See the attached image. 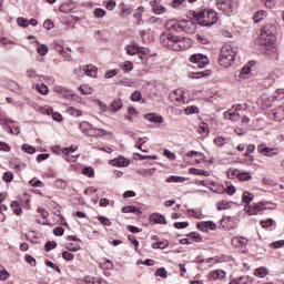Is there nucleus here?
<instances>
[{
    "label": "nucleus",
    "mask_w": 284,
    "mask_h": 284,
    "mask_svg": "<svg viewBox=\"0 0 284 284\" xmlns=\"http://www.w3.org/2000/svg\"><path fill=\"white\" fill-rule=\"evenodd\" d=\"M98 221L104 225L105 227H110V225H112V222H110V219L105 217V216H99Z\"/></svg>",
    "instance_id": "obj_55"
},
{
    "label": "nucleus",
    "mask_w": 284,
    "mask_h": 284,
    "mask_svg": "<svg viewBox=\"0 0 284 284\" xmlns=\"http://www.w3.org/2000/svg\"><path fill=\"white\" fill-rule=\"evenodd\" d=\"M78 146L77 145H71L69 148H63L61 150L62 154H72L73 152H77Z\"/></svg>",
    "instance_id": "obj_50"
},
{
    "label": "nucleus",
    "mask_w": 284,
    "mask_h": 284,
    "mask_svg": "<svg viewBox=\"0 0 284 284\" xmlns=\"http://www.w3.org/2000/svg\"><path fill=\"white\" fill-rule=\"evenodd\" d=\"M68 114H71V116H82L83 115V111L74 108V106H69L67 109Z\"/></svg>",
    "instance_id": "obj_32"
},
{
    "label": "nucleus",
    "mask_w": 284,
    "mask_h": 284,
    "mask_svg": "<svg viewBox=\"0 0 284 284\" xmlns=\"http://www.w3.org/2000/svg\"><path fill=\"white\" fill-rule=\"evenodd\" d=\"M275 101H283L284 99V88L277 89L273 95Z\"/></svg>",
    "instance_id": "obj_44"
},
{
    "label": "nucleus",
    "mask_w": 284,
    "mask_h": 284,
    "mask_svg": "<svg viewBox=\"0 0 284 284\" xmlns=\"http://www.w3.org/2000/svg\"><path fill=\"white\" fill-rule=\"evenodd\" d=\"M150 221H152L153 223L159 224V225H168V220H165V216L161 213L151 214Z\"/></svg>",
    "instance_id": "obj_14"
},
{
    "label": "nucleus",
    "mask_w": 284,
    "mask_h": 284,
    "mask_svg": "<svg viewBox=\"0 0 284 284\" xmlns=\"http://www.w3.org/2000/svg\"><path fill=\"white\" fill-rule=\"evenodd\" d=\"M210 281H221L223 278H225V271H221V270H215L212 271L209 275Z\"/></svg>",
    "instance_id": "obj_18"
},
{
    "label": "nucleus",
    "mask_w": 284,
    "mask_h": 284,
    "mask_svg": "<svg viewBox=\"0 0 284 284\" xmlns=\"http://www.w3.org/2000/svg\"><path fill=\"white\" fill-rule=\"evenodd\" d=\"M53 48L57 52H60V54H65V49H63V45L59 41L53 42Z\"/></svg>",
    "instance_id": "obj_52"
},
{
    "label": "nucleus",
    "mask_w": 284,
    "mask_h": 284,
    "mask_svg": "<svg viewBox=\"0 0 284 284\" xmlns=\"http://www.w3.org/2000/svg\"><path fill=\"white\" fill-rule=\"evenodd\" d=\"M8 89L16 94H21V85H19V83H17L16 81L10 80L8 82Z\"/></svg>",
    "instance_id": "obj_23"
},
{
    "label": "nucleus",
    "mask_w": 284,
    "mask_h": 284,
    "mask_svg": "<svg viewBox=\"0 0 284 284\" xmlns=\"http://www.w3.org/2000/svg\"><path fill=\"white\" fill-rule=\"evenodd\" d=\"M67 250H69V252H79V250H81V245L74 244V243H69L67 245Z\"/></svg>",
    "instance_id": "obj_59"
},
{
    "label": "nucleus",
    "mask_w": 284,
    "mask_h": 284,
    "mask_svg": "<svg viewBox=\"0 0 284 284\" xmlns=\"http://www.w3.org/2000/svg\"><path fill=\"white\" fill-rule=\"evenodd\" d=\"M257 152L258 154H263V156H276V154H278V149L260 144L257 145Z\"/></svg>",
    "instance_id": "obj_10"
},
{
    "label": "nucleus",
    "mask_w": 284,
    "mask_h": 284,
    "mask_svg": "<svg viewBox=\"0 0 284 284\" xmlns=\"http://www.w3.org/2000/svg\"><path fill=\"white\" fill-rule=\"evenodd\" d=\"M199 132L201 134H205L207 136V134H210V126L207 125V123L201 122V124L199 126Z\"/></svg>",
    "instance_id": "obj_38"
},
{
    "label": "nucleus",
    "mask_w": 284,
    "mask_h": 284,
    "mask_svg": "<svg viewBox=\"0 0 284 284\" xmlns=\"http://www.w3.org/2000/svg\"><path fill=\"white\" fill-rule=\"evenodd\" d=\"M110 164L115 165L116 168H128V165H130V160H128L125 156H119L111 160Z\"/></svg>",
    "instance_id": "obj_13"
},
{
    "label": "nucleus",
    "mask_w": 284,
    "mask_h": 284,
    "mask_svg": "<svg viewBox=\"0 0 284 284\" xmlns=\"http://www.w3.org/2000/svg\"><path fill=\"white\" fill-rule=\"evenodd\" d=\"M75 6L73 2H65L62 6H60V12H63L64 14H70L72 10H74Z\"/></svg>",
    "instance_id": "obj_22"
},
{
    "label": "nucleus",
    "mask_w": 284,
    "mask_h": 284,
    "mask_svg": "<svg viewBox=\"0 0 284 284\" xmlns=\"http://www.w3.org/2000/svg\"><path fill=\"white\" fill-rule=\"evenodd\" d=\"M173 225L176 230H185V227H190L189 222H175Z\"/></svg>",
    "instance_id": "obj_56"
},
{
    "label": "nucleus",
    "mask_w": 284,
    "mask_h": 284,
    "mask_svg": "<svg viewBox=\"0 0 284 284\" xmlns=\"http://www.w3.org/2000/svg\"><path fill=\"white\" fill-rule=\"evenodd\" d=\"M11 210H13L17 216H21V214H23V209H21V204H19L17 201L11 203Z\"/></svg>",
    "instance_id": "obj_28"
},
{
    "label": "nucleus",
    "mask_w": 284,
    "mask_h": 284,
    "mask_svg": "<svg viewBox=\"0 0 284 284\" xmlns=\"http://www.w3.org/2000/svg\"><path fill=\"white\" fill-rule=\"evenodd\" d=\"M236 61V52L232 45H223L221 49L219 63L222 68H230Z\"/></svg>",
    "instance_id": "obj_3"
},
{
    "label": "nucleus",
    "mask_w": 284,
    "mask_h": 284,
    "mask_svg": "<svg viewBox=\"0 0 284 284\" xmlns=\"http://www.w3.org/2000/svg\"><path fill=\"white\" fill-rule=\"evenodd\" d=\"M93 14H94V18H95V19H103V17H105V14H106V11H105L104 9L97 8V9L93 11Z\"/></svg>",
    "instance_id": "obj_41"
},
{
    "label": "nucleus",
    "mask_w": 284,
    "mask_h": 284,
    "mask_svg": "<svg viewBox=\"0 0 284 284\" xmlns=\"http://www.w3.org/2000/svg\"><path fill=\"white\" fill-rule=\"evenodd\" d=\"M190 26H194V21L181 20L180 22L173 23L169 28V32H187V28H190Z\"/></svg>",
    "instance_id": "obj_6"
},
{
    "label": "nucleus",
    "mask_w": 284,
    "mask_h": 284,
    "mask_svg": "<svg viewBox=\"0 0 284 284\" xmlns=\"http://www.w3.org/2000/svg\"><path fill=\"white\" fill-rule=\"evenodd\" d=\"M255 276H258L260 278H265V276H267V267L261 266L256 268Z\"/></svg>",
    "instance_id": "obj_33"
},
{
    "label": "nucleus",
    "mask_w": 284,
    "mask_h": 284,
    "mask_svg": "<svg viewBox=\"0 0 284 284\" xmlns=\"http://www.w3.org/2000/svg\"><path fill=\"white\" fill-rule=\"evenodd\" d=\"M141 99H143V95L141 94V91H134L131 94V101L138 102V101H141Z\"/></svg>",
    "instance_id": "obj_57"
},
{
    "label": "nucleus",
    "mask_w": 284,
    "mask_h": 284,
    "mask_svg": "<svg viewBox=\"0 0 284 284\" xmlns=\"http://www.w3.org/2000/svg\"><path fill=\"white\" fill-rule=\"evenodd\" d=\"M189 61L191 63H195V65H197V68H207V65H210V58H207V55L202 54V53H194L189 58Z\"/></svg>",
    "instance_id": "obj_5"
},
{
    "label": "nucleus",
    "mask_w": 284,
    "mask_h": 284,
    "mask_svg": "<svg viewBox=\"0 0 284 284\" xmlns=\"http://www.w3.org/2000/svg\"><path fill=\"white\" fill-rule=\"evenodd\" d=\"M2 181H4V183H12V181H14V173L10 171L4 172Z\"/></svg>",
    "instance_id": "obj_35"
},
{
    "label": "nucleus",
    "mask_w": 284,
    "mask_h": 284,
    "mask_svg": "<svg viewBox=\"0 0 284 284\" xmlns=\"http://www.w3.org/2000/svg\"><path fill=\"white\" fill-rule=\"evenodd\" d=\"M79 91L84 94V97H88L90 94H93L94 93V89L93 88H90L85 84H82L79 87Z\"/></svg>",
    "instance_id": "obj_27"
},
{
    "label": "nucleus",
    "mask_w": 284,
    "mask_h": 284,
    "mask_svg": "<svg viewBox=\"0 0 284 284\" xmlns=\"http://www.w3.org/2000/svg\"><path fill=\"white\" fill-rule=\"evenodd\" d=\"M155 275L161 278H168V270H165V267L158 268Z\"/></svg>",
    "instance_id": "obj_53"
},
{
    "label": "nucleus",
    "mask_w": 284,
    "mask_h": 284,
    "mask_svg": "<svg viewBox=\"0 0 284 284\" xmlns=\"http://www.w3.org/2000/svg\"><path fill=\"white\" fill-rule=\"evenodd\" d=\"M214 143L217 148H223L225 145V138L217 136L214 139Z\"/></svg>",
    "instance_id": "obj_62"
},
{
    "label": "nucleus",
    "mask_w": 284,
    "mask_h": 284,
    "mask_svg": "<svg viewBox=\"0 0 284 284\" xmlns=\"http://www.w3.org/2000/svg\"><path fill=\"white\" fill-rule=\"evenodd\" d=\"M186 236L189 239H193V241H195V243H201L203 241V237L196 232H191V233L186 234Z\"/></svg>",
    "instance_id": "obj_39"
},
{
    "label": "nucleus",
    "mask_w": 284,
    "mask_h": 284,
    "mask_svg": "<svg viewBox=\"0 0 284 284\" xmlns=\"http://www.w3.org/2000/svg\"><path fill=\"white\" fill-rule=\"evenodd\" d=\"M237 179L240 181H252V173L250 172L237 173Z\"/></svg>",
    "instance_id": "obj_36"
},
{
    "label": "nucleus",
    "mask_w": 284,
    "mask_h": 284,
    "mask_svg": "<svg viewBox=\"0 0 284 284\" xmlns=\"http://www.w3.org/2000/svg\"><path fill=\"white\" fill-rule=\"evenodd\" d=\"M45 252H52V250H54V248H57V242H54V241H48L47 243H45Z\"/></svg>",
    "instance_id": "obj_58"
},
{
    "label": "nucleus",
    "mask_w": 284,
    "mask_h": 284,
    "mask_svg": "<svg viewBox=\"0 0 284 284\" xmlns=\"http://www.w3.org/2000/svg\"><path fill=\"white\" fill-rule=\"evenodd\" d=\"M21 150L27 154H34L37 152V149L30 144H22Z\"/></svg>",
    "instance_id": "obj_37"
},
{
    "label": "nucleus",
    "mask_w": 284,
    "mask_h": 284,
    "mask_svg": "<svg viewBox=\"0 0 284 284\" xmlns=\"http://www.w3.org/2000/svg\"><path fill=\"white\" fill-rule=\"evenodd\" d=\"M77 77H83L85 74L87 77L94 78L97 77V67L92 64L79 67V69L75 70Z\"/></svg>",
    "instance_id": "obj_9"
},
{
    "label": "nucleus",
    "mask_w": 284,
    "mask_h": 284,
    "mask_svg": "<svg viewBox=\"0 0 284 284\" xmlns=\"http://www.w3.org/2000/svg\"><path fill=\"white\" fill-rule=\"evenodd\" d=\"M29 185H31V187H43V182L37 178H33L31 181H29Z\"/></svg>",
    "instance_id": "obj_49"
},
{
    "label": "nucleus",
    "mask_w": 284,
    "mask_h": 284,
    "mask_svg": "<svg viewBox=\"0 0 284 284\" xmlns=\"http://www.w3.org/2000/svg\"><path fill=\"white\" fill-rule=\"evenodd\" d=\"M189 14L193 18V23L195 21V23L202 26L203 28H211V26H214V23L219 21V16L216 14V11H214L213 9L191 11L189 12Z\"/></svg>",
    "instance_id": "obj_1"
},
{
    "label": "nucleus",
    "mask_w": 284,
    "mask_h": 284,
    "mask_svg": "<svg viewBox=\"0 0 284 284\" xmlns=\"http://www.w3.org/2000/svg\"><path fill=\"white\" fill-rule=\"evenodd\" d=\"M270 247L272 250H281V247H284V240H278L270 244Z\"/></svg>",
    "instance_id": "obj_45"
},
{
    "label": "nucleus",
    "mask_w": 284,
    "mask_h": 284,
    "mask_svg": "<svg viewBox=\"0 0 284 284\" xmlns=\"http://www.w3.org/2000/svg\"><path fill=\"white\" fill-rule=\"evenodd\" d=\"M37 50H38V53H40L41 57H45V54H48L49 48L45 44H39Z\"/></svg>",
    "instance_id": "obj_48"
},
{
    "label": "nucleus",
    "mask_w": 284,
    "mask_h": 284,
    "mask_svg": "<svg viewBox=\"0 0 284 284\" xmlns=\"http://www.w3.org/2000/svg\"><path fill=\"white\" fill-rule=\"evenodd\" d=\"M62 258H64V261H74V254L64 251L62 252Z\"/></svg>",
    "instance_id": "obj_64"
},
{
    "label": "nucleus",
    "mask_w": 284,
    "mask_h": 284,
    "mask_svg": "<svg viewBox=\"0 0 284 284\" xmlns=\"http://www.w3.org/2000/svg\"><path fill=\"white\" fill-rule=\"evenodd\" d=\"M45 265L48 267H51V270H54L58 274H61V268L59 266H57V264H54L53 262H51L50 260L45 261Z\"/></svg>",
    "instance_id": "obj_54"
},
{
    "label": "nucleus",
    "mask_w": 284,
    "mask_h": 284,
    "mask_svg": "<svg viewBox=\"0 0 284 284\" xmlns=\"http://www.w3.org/2000/svg\"><path fill=\"white\" fill-rule=\"evenodd\" d=\"M126 50V54H129V57H134L136 54H141V52L143 51V47H139L136 44H129L125 47Z\"/></svg>",
    "instance_id": "obj_15"
},
{
    "label": "nucleus",
    "mask_w": 284,
    "mask_h": 284,
    "mask_svg": "<svg viewBox=\"0 0 284 284\" xmlns=\"http://www.w3.org/2000/svg\"><path fill=\"white\" fill-rule=\"evenodd\" d=\"M36 90H37V92H39L40 94H43V95L48 94V92H49L48 87L43 83L37 84Z\"/></svg>",
    "instance_id": "obj_43"
},
{
    "label": "nucleus",
    "mask_w": 284,
    "mask_h": 284,
    "mask_svg": "<svg viewBox=\"0 0 284 284\" xmlns=\"http://www.w3.org/2000/svg\"><path fill=\"white\" fill-rule=\"evenodd\" d=\"M265 17H267V11L260 10V11L254 13L253 21H254V23H261V21H263V19Z\"/></svg>",
    "instance_id": "obj_24"
},
{
    "label": "nucleus",
    "mask_w": 284,
    "mask_h": 284,
    "mask_svg": "<svg viewBox=\"0 0 284 284\" xmlns=\"http://www.w3.org/2000/svg\"><path fill=\"white\" fill-rule=\"evenodd\" d=\"M122 109H123V100L121 99H114L109 106L110 112H119V110H122Z\"/></svg>",
    "instance_id": "obj_17"
},
{
    "label": "nucleus",
    "mask_w": 284,
    "mask_h": 284,
    "mask_svg": "<svg viewBox=\"0 0 284 284\" xmlns=\"http://www.w3.org/2000/svg\"><path fill=\"white\" fill-rule=\"evenodd\" d=\"M170 245V242L168 240L162 242H155L152 244L153 250H165Z\"/></svg>",
    "instance_id": "obj_29"
},
{
    "label": "nucleus",
    "mask_w": 284,
    "mask_h": 284,
    "mask_svg": "<svg viewBox=\"0 0 284 284\" xmlns=\"http://www.w3.org/2000/svg\"><path fill=\"white\" fill-rule=\"evenodd\" d=\"M160 43L164 48L169 50H173L174 52H181V50H187V45L185 44V38L174 36L171 32H164L160 36Z\"/></svg>",
    "instance_id": "obj_2"
},
{
    "label": "nucleus",
    "mask_w": 284,
    "mask_h": 284,
    "mask_svg": "<svg viewBox=\"0 0 284 284\" xmlns=\"http://www.w3.org/2000/svg\"><path fill=\"white\" fill-rule=\"evenodd\" d=\"M260 41H262V45L266 48L270 45H274L276 41V27L274 24H265L262 27Z\"/></svg>",
    "instance_id": "obj_4"
},
{
    "label": "nucleus",
    "mask_w": 284,
    "mask_h": 284,
    "mask_svg": "<svg viewBox=\"0 0 284 284\" xmlns=\"http://www.w3.org/2000/svg\"><path fill=\"white\" fill-rule=\"evenodd\" d=\"M275 81H276V75L268 74L258 81V85L263 90H268V88H272L274 85Z\"/></svg>",
    "instance_id": "obj_11"
},
{
    "label": "nucleus",
    "mask_w": 284,
    "mask_h": 284,
    "mask_svg": "<svg viewBox=\"0 0 284 284\" xmlns=\"http://www.w3.org/2000/svg\"><path fill=\"white\" fill-rule=\"evenodd\" d=\"M168 183H185L184 176L171 175L166 179Z\"/></svg>",
    "instance_id": "obj_30"
},
{
    "label": "nucleus",
    "mask_w": 284,
    "mask_h": 284,
    "mask_svg": "<svg viewBox=\"0 0 284 284\" xmlns=\"http://www.w3.org/2000/svg\"><path fill=\"white\" fill-rule=\"evenodd\" d=\"M224 118L229 119L230 121H239V119H241V115L236 112L226 111L224 112Z\"/></svg>",
    "instance_id": "obj_31"
},
{
    "label": "nucleus",
    "mask_w": 284,
    "mask_h": 284,
    "mask_svg": "<svg viewBox=\"0 0 284 284\" xmlns=\"http://www.w3.org/2000/svg\"><path fill=\"white\" fill-rule=\"evenodd\" d=\"M232 245L235 247H245L247 245V239L241 236V237H233L231 240Z\"/></svg>",
    "instance_id": "obj_19"
},
{
    "label": "nucleus",
    "mask_w": 284,
    "mask_h": 284,
    "mask_svg": "<svg viewBox=\"0 0 284 284\" xmlns=\"http://www.w3.org/2000/svg\"><path fill=\"white\" fill-rule=\"evenodd\" d=\"M185 113L186 114H199V106H194V105L187 106L185 109Z\"/></svg>",
    "instance_id": "obj_63"
},
{
    "label": "nucleus",
    "mask_w": 284,
    "mask_h": 284,
    "mask_svg": "<svg viewBox=\"0 0 284 284\" xmlns=\"http://www.w3.org/2000/svg\"><path fill=\"white\" fill-rule=\"evenodd\" d=\"M122 212L123 214H141V209L134 206V205H129V206H124L122 207Z\"/></svg>",
    "instance_id": "obj_25"
},
{
    "label": "nucleus",
    "mask_w": 284,
    "mask_h": 284,
    "mask_svg": "<svg viewBox=\"0 0 284 284\" xmlns=\"http://www.w3.org/2000/svg\"><path fill=\"white\" fill-rule=\"evenodd\" d=\"M271 116H273L274 121H283L284 106H277L276 109H273L271 112Z\"/></svg>",
    "instance_id": "obj_16"
},
{
    "label": "nucleus",
    "mask_w": 284,
    "mask_h": 284,
    "mask_svg": "<svg viewBox=\"0 0 284 284\" xmlns=\"http://www.w3.org/2000/svg\"><path fill=\"white\" fill-rule=\"evenodd\" d=\"M235 3L234 0H216V8L224 14H230L234 11Z\"/></svg>",
    "instance_id": "obj_7"
},
{
    "label": "nucleus",
    "mask_w": 284,
    "mask_h": 284,
    "mask_svg": "<svg viewBox=\"0 0 284 284\" xmlns=\"http://www.w3.org/2000/svg\"><path fill=\"white\" fill-rule=\"evenodd\" d=\"M54 185L55 187H58V190H65V187L68 186V182H65L64 180H57Z\"/></svg>",
    "instance_id": "obj_61"
},
{
    "label": "nucleus",
    "mask_w": 284,
    "mask_h": 284,
    "mask_svg": "<svg viewBox=\"0 0 284 284\" xmlns=\"http://www.w3.org/2000/svg\"><path fill=\"white\" fill-rule=\"evenodd\" d=\"M153 11L155 14H164V12L168 11V9H165V7L158 4L153 8Z\"/></svg>",
    "instance_id": "obj_60"
},
{
    "label": "nucleus",
    "mask_w": 284,
    "mask_h": 284,
    "mask_svg": "<svg viewBox=\"0 0 284 284\" xmlns=\"http://www.w3.org/2000/svg\"><path fill=\"white\" fill-rule=\"evenodd\" d=\"M8 278H10V273L3 266H0V281H8Z\"/></svg>",
    "instance_id": "obj_47"
},
{
    "label": "nucleus",
    "mask_w": 284,
    "mask_h": 284,
    "mask_svg": "<svg viewBox=\"0 0 284 284\" xmlns=\"http://www.w3.org/2000/svg\"><path fill=\"white\" fill-rule=\"evenodd\" d=\"M274 101H276V99H274V95L270 98V95L264 94L257 100V103L260 108H262L263 110H267V108H272Z\"/></svg>",
    "instance_id": "obj_12"
},
{
    "label": "nucleus",
    "mask_w": 284,
    "mask_h": 284,
    "mask_svg": "<svg viewBox=\"0 0 284 284\" xmlns=\"http://www.w3.org/2000/svg\"><path fill=\"white\" fill-rule=\"evenodd\" d=\"M92 125L89 122H81L80 123V130L85 136H88V133L90 132Z\"/></svg>",
    "instance_id": "obj_34"
},
{
    "label": "nucleus",
    "mask_w": 284,
    "mask_h": 284,
    "mask_svg": "<svg viewBox=\"0 0 284 284\" xmlns=\"http://www.w3.org/2000/svg\"><path fill=\"white\" fill-rule=\"evenodd\" d=\"M82 174H84V176H89V179H93L94 169H92V166H87V168L82 169Z\"/></svg>",
    "instance_id": "obj_42"
},
{
    "label": "nucleus",
    "mask_w": 284,
    "mask_h": 284,
    "mask_svg": "<svg viewBox=\"0 0 284 284\" xmlns=\"http://www.w3.org/2000/svg\"><path fill=\"white\" fill-rule=\"evenodd\" d=\"M17 23L20 28H28V26H30V20L20 17L17 19Z\"/></svg>",
    "instance_id": "obj_46"
},
{
    "label": "nucleus",
    "mask_w": 284,
    "mask_h": 284,
    "mask_svg": "<svg viewBox=\"0 0 284 284\" xmlns=\"http://www.w3.org/2000/svg\"><path fill=\"white\" fill-rule=\"evenodd\" d=\"M144 119H146V121H150L151 123H163V116H159L154 113L145 114Z\"/></svg>",
    "instance_id": "obj_21"
},
{
    "label": "nucleus",
    "mask_w": 284,
    "mask_h": 284,
    "mask_svg": "<svg viewBox=\"0 0 284 284\" xmlns=\"http://www.w3.org/2000/svg\"><path fill=\"white\" fill-rule=\"evenodd\" d=\"M230 207V202L223 200L216 203V210L222 211V210H229Z\"/></svg>",
    "instance_id": "obj_40"
},
{
    "label": "nucleus",
    "mask_w": 284,
    "mask_h": 284,
    "mask_svg": "<svg viewBox=\"0 0 284 284\" xmlns=\"http://www.w3.org/2000/svg\"><path fill=\"white\" fill-rule=\"evenodd\" d=\"M270 202H258V203H253L252 205H245V211L247 214L251 216H254L258 214V212H263V210H267V206Z\"/></svg>",
    "instance_id": "obj_8"
},
{
    "label": "nucleus",
    "mask_w": 284,
    "mask_h": 284,
    "mask_svg": "<svg viewBox=\"0 0 284 284\" xmlns=\"http://www.w3.org/2000/svg\"><path fill=\"white\" fill-rule=\"evenodd\" d=\"M119 68H121L124 74H128L134 70V64L131 61H124L119 64Z\"/></svg>",
    "instance_id": "obj_20"
},
{
    "label": "nucleus",
    "mask_w": 284,
    "mask_h": 284,
    "mask_svg": "<svg viewBox=\"0 0 284 284\" xmlns=\"http://www.w3.org/2000/svg\"><path fill=\"white\" fill-rule=\"evenodd\" d=\"M119 74V69L109 70L104 73V79H112Z\"/></svg>",
    "instance_id": "obj_51"
},
{
    "label": "nucleus",
    "mask_w": 284,
    "mask_h": 284,
    "mask_svg": "<svg viewBox=\"0 0 284 284\" xmlns=\"http://www.w3.org/2000/svg\"><path fill=\"white\" fill-rule=\"evenodd\" d=\"M242 201L243 203H245V205H250V203H252V201H254V194L244 191L243 195H242Z\"/></svg>",
    "instance_id": "obj_26"
}]
</instances>
